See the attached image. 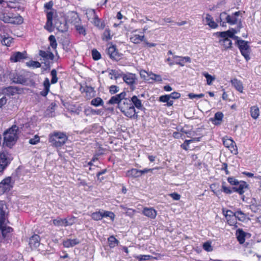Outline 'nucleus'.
<instances>
[{
	"mask_svg": "<svg viewBox=\"0 0 261 261\" xmlns=\"http://www.w3.org/2000/svg\"><path fill=\"white\" fill-rule=\"evenodd\" d=\"M126 93L122 92L119 94L112 96L108 101L109 104H118V108L121 112L127 117L136 119L138 117L135 107L130 100L125 98Z\"/></svg>",
	"mask_w": 261,
	"mask_h": 261,
	"instance_id": "1",
	"label": "nucleus"
},
{
	"mask_svg": "<svg viewBox=\"0 0 261 261\" xmlns=\"http://www.w3.org/2000/svg\"><path fill=\"white\" fill-rule=\"evenodd\" d=\"M18 127L13 125L4 133V144L9 147L13 146L18 138Z\"/></svg>",
	"mask_w": 261,
	"mask_h": 261,
	"instance_id": "2",
	"label": "nucleus"
},
{
	"mask_svg": "<svg viewBox=\"0 0 261 261\" xmlns=\"http://www.w3.org/2000/svg\"><path fill=\"white\" fill-rule=\"evenodd\" d=\"M65 134L61 132H54L49 135V142L52 146L58 147L63 145L67 140Z\"/></svg>",
	"mask_w": 261,
	"mask_h": 261,
	"instance_id": "3",
	"label": "nucleus"
},
{
	"mask_svg": "<svg viewBox=\"0 0 261 261\" xmlns=\"http://www.w3.org/2000/svg\"><path fill=\"white\" fill-rule=\"evenodd\" d=\"M236 33L237 32L234 30L217 33L219 36L222 38V39L219 40V42L220 44L223 46L225 49L230 48L231 47L232 42L229 38H236V36H234V34Z\"/></svg>",
	"mask_w": 261,
	"mask_h": 261,
	"instance_id": "4",
	"label": "nucleus"
},
{
	"mask_svg": "<svg viewBox=\"0 0 261 261\" xmlns=\"http://www.w3.org/2000/svg\"><path fill=\"white\" fill-rule=\"evenodd\" d=\"M237 42L242 55L247 61L249 60L250 59V48L248 42L244 40H238Z\"/></svg>",
	"mask_w": 261,
	"mask_h": 261,
	"instance_id": "5",
	"label": "nucleus"
},
{
	"mask_svg": "<svg viewBox=\"0 0 261 261\" xmlns=\"http://www.w3.org/2000/svg\"><path fill=\"white\" fill-rule=\"evenodd\" d=\"M7 29L4 26L0 27V36L1 38V42L3 45L9 46L13 40V38L10 37L6 32Z\"/></svg>",
	"mask_w": 261,
	"mask_h": 261,
	"instance_id": "6",
	"label": "nucleus"
},
{
	"mask_svg": "<svg viewBox=\"0 0 261 261\" xmlns=\"http://www.w3.org/2000/svg\"><path fill=\"white\" fill-rule=\"evenodd\" d=\"M123 81L127 85L133 87V89L135 88V85L137 83V78L135 74L132 73H127L126 74L122 73V76Z\"/></svg>",
	"mask_w": 261,
	"mask_h": 261,
	"instance_id": "7",
	"label": "nucleus"
},
{
	"mask_svg": "<svg viewBox=\"0 0 261 261\" xmlns=\"http://www.w3.org/2000/svg\"><path fill=\"white\" fill-rule=\"evenodd\" d=\"M53 224L57 226H71L74 223V217L69 219L57 218L53 221Z\"/></svg>",
	"mask_w": 261,
	"mask_h": 261,
	"instance_id": "8",
	"label": "nucleus"
},
{
	"mask_svg": "<svg viewBox=\"0 0 261 261\" xmlns=\"http://www.w3.org/2000/svg\"><path fill=\"white\" fill-rule=\"evenodd\" d=\"M12 188L11 178L8 177L5 178L0 182V194L10 191Z\"/></svg>",
	"mask_w": 261,
	"mask_h": 261,
	"instance_id": "9",
	"label": "nucleus"
},
{
	"mask_svg": "<svg viewBox=\"0 0 261 261\" xmlns=\"http://www.w3.org/2000/svg\"><path fill=\"white\" fill-rule=\"evenodd\" d=\"M9 163L8 154L5 152H0V173H2L4 171Z\"/></svg>",
	"mask_w": 261,
	"mask_h": 261,
	"instance_id": "10",
	"label": "nucleus"
},
{
	"mask_svg": "<svg viewBox=\"0 0 261 261\" xmlns=\"http://www.w3.org/2000/svg\"><path fill=\"white\" fill-rule=\"evenodd\" d=\"M107 54L110 58L114 60L118 61L120 59V55L115 45H112L107 49Z\"/></svg>",
	"mask_w": 261,
	"mask_h": 261,
	"instance_id": "11",
	"label": "nucleus"
},
{
	"mask_svg": "<svg viewBox=\"0 0 261 261\" xmlns=\"http://www.w3.org/2000/svg\"><path fill=\"white\" fill-rule=\"evenodd\" d=\"M220 22H222L223 20H225L226 22L230 24H234L237 22L238 19L236 17L235 15H227L226 13L223 12L220 14Z\"/></svg>",
	"mask_w": 261,
	"mask_h": 261,
	"instance_id": "12",
	"label": "nucleus"
},
{
	"mask_svg": "<svg viewBox=\"0 0 261 261\" xmlns=\"http://www.w3.org/2000/svg\"><path fill=\"white\" fill-rule=\"evenodd\" d=\"M25 58H27V53L25 51H17L12 54L10 60L12 62H20Z\"/></svg>",
	"mask_w": 261,
	"mask_h": 261,
	"instance_id": "13",
	"label": "nucleus"
},
{
	"mask_svg": "<svg viewBox=\"0 0 261 261\" xmlns=\"http://www.w3.org/2000/svg\"><path fill=\"white\" fill-rule=\"evenodd\" d=\"M248 185L246 182L241 180L232 188V190L239 194L242 195L248 189Z\"/></svg>",
	"mask_w": 261,
	"mask_h": 261,
	"instance_id": "14",
	"label": "nucleus"
},
{
	"mask_svg": "<svg viewBox=\"0 0 261 261\" xmlns=\"http://www.w3.org/2000/svg\"><path fill=\"white\" fill-rule=\"evenodd\" d=\"M53 12L51 11L47 13V21L44 28L49 32L53 31Z\"/></svg>",
	"mask_w": 261,
	"mask_h": 261,
	"instance_id": "15",
	"label": "nucleus"
},
{
	"mask_svg": "<svg viewBox=\"0 0 261 261\" xmlns=\"http://www.w3.org/2000/svg\"><path fill=\"white\" fill-rule=\"evenodd\" d=\"M142 213L150 219H154L157 215L156 211L152 207H144Z\"/></svg>",
	"mask_w": 261,
	"mask_h": 261,
	"instance_id": "16",
	"label": "nucleus"
},
{
	"mask_svg": "<svg viewBox=\"0 0 261 261\" xmlns=\"http://www.w3.org/2000/svg\"><path fill=\"white\" fill-rule=\"evenodd\" d=\"M7 205L3 201H0V221H3L6 219L7 212Z\"/></svg>",
	"mask_w": 261,
	"mask_h": 261,
	"instance_id": "17",
	"label": "nucleus"
},
{
	"mask_svg": "<svg viewBox=\"0 0 261 261\" xmlns=\"http://www.w3.org/2000/svg\"><path fill=\"white\" fill-rule=\"evenodd\" d=\"M7 219L4 221H0V229L2 230L3 236L5 237L7 233L13 231V228L6 225Z\"/></svg>",
	"mask_w": 261,
	"mask_h": 261,
	"instance_id": "18",
	"label": "nucleus"
},
{
	"mask_svg": "<svg viewBox=\"0 0 261 261\" xmlns=\"http://www.w3.org/2000/svg\"><path fill=\"white\" fill-rule=\"evenodd\" d=\"M230 83L237 91L241 93L243 92L244 87L242 82L240 80L234 78L230 81Z\"/></svg>",
	"mask_w": 261,
	"mask_h": 261,
	"instance_id": "19",
	"label": "nucleus"
},
{
	"mask_svg": "<svg viewBox=\"0 0 261 261\" xmlns=\"http://www.w3.org/2000/svg\"><path fill=\"white\" fill-rule=\"evenodd\" d=\"M40 237L37 234L32 236L29 240V245L31 248H36L40 245Z\"/></svg>",
	"mask_w": 261,
	"mask_h": 261,
	"instance_id": "20",
	"label": "nucleus"
},
{
	"mask_svg": "<svg viewBox=\"0 0 261 261\" xmlns=\"http://www.w3.org/2000/svg\"><path fill=\"white\" fill-rule=\"evenodd\" d=\"M55 27L59 31L61 32H66L68 30L67 23L65 21L62 22L58 19L56 20L55 23Z\"/></svg>",
	"mask_w": 261,
	"mask_h": 261,
	"instance_id": "21",
	"label": "nucleus"
},
{
	"mask_svg": "<svg viewBox=\"0 0 261 261\" xmlns=\"http://www.w3.org/2000/svg\"><path fill=\"white\" fill-rule=\"evenodd\" d=\"M80 241L77 239H67L63 242V246L66 248L72 247L75 245L79 244Z\"/></svg>",
	"mask_w": 261,
	"mask_h": 261,
	"instance_id": "22",
	"label": "nucleus"
},
{
	"mask_svg": "<svg viewBox=\"0 0 261 261\" xmlns=\"http://www.w3.org/2000/svg\"><path fill=\"white\" fill-rule=\"evenodd\" d=\"M205 20L206 24H207L210 28L212 29H215L218 27V25L217 23L214 21L213 18L210 14H207L206 15Z\"/></svg>",
	"mask_w": 261,
	"mask_h": 261,
	"instance_id": "23",
	"label": "nucleus"
},
{
	"mask_svg": "<svg viewBox=\"0 0 261 261\" xmlns=\"http://www.w3.org/2000/svg\"><path fill=\"white\" fill-rule=\"evenodd\" d=\"M44 89L40 92V95L43 96H46L49 91L50 83L48 78H46L43 82Z\"/></svg>",
	"mask_w": 261,
	"mask_h": 261,
	"instance_id": "24",
	"label": "nucleus"
},
{
	"mask_svg": "<svg viewBox=\"0 0 261 261\" xmlns=\"http://www.w3.org/2000/svg\"><path fill=\"white\" fill-rule=\"evenodd\" d=\"M126 176L128 177L136 178L140 177V173L139 170L137 169L133 168L130 170H127L126 172Z\"/></svg>",
	"mask_w": 261,
	"mask_h": 261,
	"instance_id": "25",
	"label": "nucleus"
},
{
	"mask_svg": "<svg viewBox=\"0 0 261 261\" xmlns=\"http://www.w3.org/2000/svg\"><path fill=\"white\" fill-rule=\"evenodd\" d=\"M39 55L45 60H53L54 59V54L49 51L40 50Z\"/></svg>",
	"mask_w": 261,
	"mask_h": 261,
	"instance_id": "26",
	"label": "nucleus"
},
{
	"mask_svg": "<svg viewBox=\"0 0 261 261\" xmlns=\"http://www.w3.org/2000/svg\"><path fill=\"white\" fill-rule=\"evenodd\" d=\"M144 35H140L138 34H133L132 35L130 40L132 42L135 44H138L140 43L144 39Z\"/></svg>",
	"mask_w": 261,
	"mask_h": 261,
	"instance_id": "27",
	"label": "nucleus"
},
{
	"mask_svg": "<svg viewBox=\"0 0 261 261\" xmlns=\"http://www.w3.org/2000/svg\"><path fill=\"white\" fill-rule=\"evenodd\" d=\"M130 102L133 104V106H134L136 107L138 109H141L142 108V104L141 100L139 99L137 96H133L131 100H130Z\"/></svg>",
	"mask_w": 261,
	"mask_h": 261,
	"instance_id": "28",
	"label": "nucleus"
},
{
	"mask_svg": "<svg viewBox=\"0 0 261 261\" xmlns=\"http://www.w3.org/2000/svg\"><path fill=\"white\" fill-rule=\"evenodd\" d=\"M245 232L241 229H239L236 231L237 239L240 244H243L245 241Z\"/></svg>",
	"mask_w": 261,
	"mask_h": 261,
	"instance_id": "29",
	"label": "nucleus"
},
{
	"mask_svg": "<svg viewBox=\"0 0 261 261\" xmlns=\"http://www.w3.org/2000/svg\"><path fill=\"white\" fill-rule=\"evenodd\" d=\"M13 82L16 84H23L26 82V80L24 77L20 74H16L12 79Z\"/></svg>",
	"mask_w": 261,
	"mask_h": 261,
	"instance_id": "30",
	"label": "nucleus"
},
{
	"mask_svg": "<svg viewBox=\"0 0 261 261\" xmlns=\"http://www.w3.org/2000/svg\"><path fill=\"white\" fill-rule=\"evenodd\" d=\"M84 91L86 93V97L87 99H90L94 95L95 91L94 89L90 86H86L84 89Z\"/></svg>",
	"mask_w": 261,
	"mask_h": 261,
	"instance_id": "31",
	"label": "nucleus"
},
{
	"mask_svg": "<svg viewBox=\"0 0 261 261\" xmlns=\"http://www.w3.org/2000/svg\"><path fill=\"white\" fill-rule=\"evenodd\" d=\"M250 115L254 119H256L259 115V110L257 106H252L250 108Z\"/></svg>",
	"mask_w": 261,
	"mask_h": 261,
	"instance_id": "32",
	"label": "nucleus"
},
{
	"mask_svg": "<svg viewBox=\"0 0 261 261\" xmlns=\"http://www.w3.org/2000/svg\"><path fill=\"white\" fill-rule=\"evenodd\" d=\"M187 62H191V58L189 57H181L175 61L176 64L179 65L181 66H184L185 64Z\"/></svg>",
	"mask_w": 261,
	"mask_h": 261,
	"instance_id": "33",
	"label": "nucleus"
},
{
	"mask_svg": "<svg viewBox=\"0 0 261 261\" xmlns=\"http://www.w3.org/2000/svg\"><path fill=\"white\" fill-rule=\"evenodd\" d=\"M236 219L240 221L244 222L247 218V215L243 213L240 210L236 212Z\"/></svg>",
	"mask_w": 261,
	"mask_h": 261,
	"instance_id": "34",
	"label": "nucleus"
},
{
	"mask_svg": "<svg viewBox=\"0 0 261 261\" xmlns=\"http://www.w3.org/2000/svg\"><path fill=\"white\" fill-rule=\"evenodd\" d=\"M108 243L110 248H114L117 246L119 243V241L114 236H110L108 239Z\"/></svg>",
	"mask_w": 261,
	"mask_h": 261,
	"instance_id": "35",
	"label": "nucleus"
},
{
	"mask_svg": "<svg viewBox=\"0 0 261 261\" xmlns=\"http://www.w3.org/2000/svg\"><path fill=\"white\" fill-rule=\"evenodd\" d=\"M109 75L110 78L112 80L115 79L116 80L118 78L121 77L122 74H120L118 71L116 70H110L109 71Z\"/></svg>",
	"mask_w": 261,
	"mask_h": 261,
	"instance_id": "36",
	"label": "nucleus"
},
{
	"mask_svg": "<svg viewBox=\"0 0 261 261\" xmlns=\"http://www.w3.org/2000/svg\"><path fill=\"white\" fill-rule=\"evenodd\" d=\"M228 224L230 226H233L237 227V222L236 216H230V217H225Z\"/></svg>",
	"mask_w": 261,
	"mask_h": 261,
	"instance_id": "37",
	"label": "nucleus"
},
{
	"mask_svg": "<svg viewBox=\"0 0 261 261\" xmlns=\"http://www.w3.org/2000/svg\"><path fill=\"white\" fill-rule=\"evenodd\" d=\"M86 14L89 20L92 21L96 16L95 10L93 9H89L87 10Z\"/></svg>",
	"mask_w": 261,
	"mask_h": 261,
	"instance_id": "38",
	"label": "nucleus"
},
{
	"mask_svg": "<svg viewBox=\"0 0 261 261\" xmlns=\"http://www.w3.org/2000/svg\"><path fill=\"white\" fill-rule=\"evenodd\" d=\"M91 22L100 29H103L105 26L104 23L101 22L97 16L92 21H91Z\"/></svg>",
	"mask_w": 261,
	"mask_h": 261,
	"instance_id": "39",
	"label": "nucleus"
},
{
	"mask_svg": "<svg viewBox=\"0 0 261 261\" xmlns=\"http://www.w3.org/2000/svg\"><path fill=\"white\" fill-rule=\"evenodd\" d=\"M23 22V18L20 15H17L15 17L11 16V23L13 24H21Z\"/></svg>",
	"mask_w": 261,
	"mask_h": 261,
	"instance_id": "40",
	"label": "nucleus"
},
{
	"mask_svg": "<svg viewBox=\"0 0 261 261\" xmlns=\"http://www.w3.org/2000/svg\"><path fill=\"white\" fill-rule=\"evenodd\" d=\"M91 105L98 107L99 106H102L103 105V101L102 99L100 97H96L93 99L91 101Z\"/></svg>",
	"mask_w": 261,
	"mask_h": 261,
	"instance_id": "41",
	"label": "nucleus"
},
{
	"mask_svg": "<svg viewBox=\"0 0 261 261\" xmlns=\"http://www.w3.org/2000/svg\"><path fill=\"white\" fill-rule=\"evenodd\" d=\"M202 75L206 79V83L208 85H212L213 82L215 80V77L209 74L207 72H203Z\"/></svg>",
	"mask_w": 261,
	"mask_h": 261,
	"instance_id": "42",
	"label": "nucleus"
},
{
	"mask_svg": "<svg viewBox=\"0 0 261 261\" xmlns=\"http://www.w3.org/2000/svg\"><path fill=\"white\" fill-rule=\"evenodd\" d=\"M101 214H102V218L103 217H109L112 221H114L115 219V214L110 211H102Z\"/></svg>",
	"mask_w": 261,
	"mask_h": 261,
	"instance_id": "43",
	"label": "nucleus"
},
{
	"mask_svg": "<svg viewBox=\"0 0 261 261\" xmlns=\"http://www.w3.org/2000/svg\"><path fill=\"white\" fill-rule=\"evenodd\" d=\"M11 16H9L7 14L0 12V19L6 23H11Z\"/></svg>",
	"mask_w": 261,
	"mask_h": 261,
	"instance_id": "44",
	"label": "nucleus"
},
{
	"mask_svg": "<svg viewBox=\"0 0 261 261\" xmlns=\"http://www.w3.org/2000/svg\"><path fill=\"white\" fill-rule=\"evenodd\" d=\"M223 142L224 145L226 147H229L232 144H233L234 141L231 139L228 138L227 137H225L223 139Z\"/></svg>",
	"mask_w": 261,
	"mask_h": 261,
	"instance_id": "45",
	"label": "nucleus"
},
{
	"mask_svg": "<svg viewBox=\"0 0 261 261\" xmlns=\"http://www.w3.org/2000/svg\"><path fill=\"white\" fill-rule=\"evenodd\" d=\"M48 40L51 47L53 49H56L57 46V43L55 37L54 35H50L48 38Z\"/></svg>",
	"mask_w": 261,
	"mask_h": 261,
	"instance_id": "46",
	"label": "nucleus"
},
{
	"mask_svg": "<svg viewBox=\"0 0 261 261\" xmlns=\"http://www.w3.org/2000/svg\"><path fill=\"white\" fill-rule=\"evenodd\" d=\"M91 217L95 221L101 220L102 219L101 212L99 211L93 213L91 215Z\"/></svg>",
	"mask_w": 261,
	"mask_h": 261,
	"instance_id": "47",
	"label": "nucleus"
},
{
	"mask_svg": "<svg viewBox=\"0 0 261 261\" xmlns=\"http://www.w3.org/2000/svg\"><path fill=\"white\" fill-rule=\"evenodd\" d=\"M27 65L29 67H32L34 68H39L41 66V64L38 61H30L27 62Z\"/></svg>",
	"mask_w": 261,
	"mask_h": 261,
	"instance_id": "48",
	"label": "nucleus"
},
{
	"mask_svg": "<svg viewBox=\"0 0 261 261\" xmlns=\"http://www.w3.org/2000/svg\"><path fill=\"white\" fill-rule=\"evenodd\" d=\"M50 74L51 75V83L54 84H56L58 82L57 72L55 69H53L51 71Z\"/></svg>",
	"mask_w": 261,
	"mask_h": 261,
	"instance_id": "49",
	"label": "nucleus"
},
{
	"mask_svg": "<svg viewBox=\"0 0 261 261\" xmlns=\"http://www.w3.org/2000/svg\"><path fill=\"white\" fill-rule=\"evenodd\" d=\"M222 213L225 217H230V216H236V212L233 213L230 210L222 209Z\"/></svg>",
	"mask_w": 261,
	"mask_h": 261,
	"instance_id": "50",
	"label": "nucleus"
},
{
	"mask_svg": "<svg viewBox=\"0 0 261 261\" xmlns=\"http://www.w3.org/2000/svg\"><path fill=\"white\" fill-rule=\"evenodd\" d=\"M226 182L223 181L222 182V191L226 194H230L231 193H232V189H231L230 188H229V187H227L226 186Z\"/></svg>",
	"mask_w": 261,
	"mask_h": 261,
	"instance_id": "51",
	"label": "nucleus"
},
{
	"mask_svg": "<svg viewBox=\"0 0 261 261\" xmlns=\"http://www.w3.org/2000/svg\"><path fill=\"white\" fill-rule=\"evenodd\" d=\"M92 56L93 59L94 60H98L101 58L100 54L96 49H95L92 50Z\"/></svg>",
	"mask_w": 261,
	"mask_h": 261,
	"instance_id": "52",
	"label": "nucleus"
},
{
	"mask_svg": "<svg viewBox=\"0 0 261 261\" xmlns=\"http://www.w3.org/2000/svg\"><path fill=\"white\" fill-rule=\"evenodd\" d=\"M150 76V78L152 80H154L155 81L161 82L162 81V79L161 75L155 74L154 73H150L148 74Z\"/></svg>",
	"mask_w": 261,
	"mask_h": 261,
	"instance_id": "53",
	"label": "nucleus"
},
{
	"mask_svg": "<svg viewBox=\"0 0 261 261\" xmlns=\"http://www.w3.org/2000/svg\"><path fill=\"white\" fill-rule=\"evenodd\" d=\"M75 28L77 31L81 34L85 35L86 34V30L84 27L81 25H76Z\"/></svg>",
	"mask_w": 261,
	"mask_h": 261,
	"instance_id": "54",
	"label": "nucleus"
},
{
	"mask_svg": "<svg viewBox=\"0 0 261 261\" xmlns=\"http://www.w3.org/2000/svg\"><path fill=\"white\" fill-rule=\"evenodd\" d=\"M111 39V32L109 29H106L103 34V39L108 40Z\"/></svg>",
	"mask_w": 261,
	"mask_h": 261,
	"instance_id": "55",
	"label": "nucleus"
},
{
	"mask_svg": "<svg viewBox=\"0 0 261 261\" xmlns=\"http://www.w3.org/2000/svg\"><path fill=\"white\" fill-rule=\"evenodd\" d=\"M203 248L206 251L210 252L213 250V248L210 242H206L203 245Z\"/></svg>",
	"mask_w": 261,
	"mask_h": 261,
	"instance_id": "56",
	"label": "nucleus"
},
{
	"mask_svg": "<svg viewBox=\"0 0 261 261\" xmlns=\"http://www.w3.org/2000/svg\"><path fill=\"white\" fill-rule=\"evenodd\" d=\"M170 99H176L180 97V94L177 92H173L170 94H168Z\"/></svg>",
	"mask_w": 261,
	"mask_h": 261,
	"instance_id": "57",
	"label": "nucleus"
},
{
	"mask_svg": "<svg viewBox=\"0 0 261 261\" xmlns=\"http://www.w3.org/2000/svg\"><path fill=\"white\" fill-rule=\"evenodd\" d=\"M228 148L232 153L234 154H237L238 153V149L235 142H234L233 144H232L229 147H228Z\"/></svg>",
	"mask_w": 261,
	"mask_h": 261,
	"instance_id": "58",
	"label": "nucleus"
},
{
	"mask_svg": "<svg viewBox=\"0 0 261 261\" xmlns=\"http://www.w3.org/2000/svg\"><path fill=\"white\" fill-rule=\"evenodd\" d=\"M204 96V95L203 94H202V93H200V94H194V93H189L188 94V97L190 99H193V98H200L203 97Z\"/></svg>",
	"mask_w": 261,
	"mask_h": 261,
	"instance_id": "59",
	"label": "nucleus"
},
{
	"mask_svg": "<svg viewBox=\"0 0 261 261\" xmlns=\"http://www.w3.org/2000/svg\"><path fill=\"white\" fill-rule=\"evenodd\" d=\"M119 87L118 86H115V85H112V86H110V88H109L110 92L112 94H114L117 93V92L119 91Z\"/></svg>",
	"mask_w": 261,
	"mask_h": 261,
	"instance_id": "60",
	"label": "nucleus"
},
{
	"mask_svg": "<svg viewBox=\"0 0 261 261\" xmlns=\"http://www.w3.org/2000/svg\"><path fill=\"white\" fill-rule=\"evenodd\" d=\"M40 138L37 135H35L33 138L30 139L29 143L31 144L35 145L39 142Z\"/></svg>",
	"mask_w": 261,
	"mask_h": 261,
	"instance_id": "61",
	"label": "nucleus"
},
{
	"mask_svg": "<svg viewBox=\"0 0 261 261\" xmlns=\"http://www.w3.org/2000/svg\"><path fill=\"white\" fill-rule=\"evenodd\" d=\"M136 257L140 261H142L149 259L151 257V256L149 255H140L137 256Z\"/></svg>",
	"mask_w": 261,
	"mask_h": 261,
	"instance_id": "62",
	"label": "nucleus"
},
{
	"mask_svg": "<svg viewBox=\"0 0 261 261\" xmlns=\"http://www.w3.org/2000/svg\"><path fill=\"white\" fill-rule=\"evenodd\" d=\"M227 180L228 181V182L232 185H234V186H236L240 181L238 180L237 179H236L235 178L233 177H229L227 179Z\"/></svg>",
	"mask_w": 261,
	"mask_h": 261,
	"instance_id": "63",
	"label": "nucleus"
},
{
	"mask_svg": "<svg viewBox=\"0 0 261 261\" xmlns=\"http://www.w3.org/2000/svg\"><path fill=\"white\" fill-rule=\"evenodd\" d=\"M223 117V114L222 113L217 112L215 114L214 120L218 121H220L222 120Z\"/></svg>",
	"mask_w": 261,
	"mask_h": 261,
	"instance_id": "64",
	"label": "nucleus"
}]
</instances>
